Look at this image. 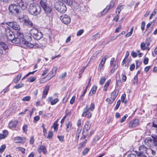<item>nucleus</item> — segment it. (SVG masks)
<instances>
[{"instance_id":"1","label":"nucleus","mask_w":157,"mask_h":157,"mask_svg":"<svg viewBox=\"0 0 157 157\" xmlns=\"http://www.w3.org/2000/svg\"><path fill=\"white\" fill-rule=\"evenodd\" d=\"M41 10V8L38 4L33 3L29 5L28 12L32 15L36 16L40 13Z\"/></svg>"},{"instance_id":"2","label":"nucleus","mask_w":157,"mask_h":157,"mask_svg":"<svg viewBox=\"0 0 157 157\" xmlns=\"http://www.w3.org/2000/svg\"><path fill=\"white\" fill-rule=\"evenodd\" d=\"M54 6L58 12L61 13H64L67 10L66 5L61 2H55L54 3Z\"/></svg>"},{"instance_id":"3","label":"nucleus","mask_w":157,"mask_h":157,"mask_svg":"<svg viewBox=\"0 0 157 157\" xmlns=\"http://www.w3.org/2000/svg\"><path fill=\"white\" fill-rule=\"evenodd\" d=\"M18 19L20 22L23 25L31 27H32L33 26L32 21L27 16L24 15L21 16H19Z\"/></svg>"},{"instance_id":"4","label":"nucleus","mask_w":157,"mask_h":157,"mask_svg":"<svg viewBox=\"0 0 157 157\" xmlns=\"http://www.w3.org/2000/svg\"><path fill=\"white\" fill-rule=\"evenodd\" d=\"M29 33L31 36L37 40H40L42 36V34L41 33L39 32L38 30L35 29H31Z\"/></svg>"},{"instance_id":"5","label":"nucleus","mask_w":157,"mask_h":157,"mask_svg":"<svg viewBox=\"0 0 157 157\" xmlns=\"http://www.w3.org/2000/svg\"><path fill=\"white\" fill-rule=\"evenodd\" d=\"M2 24L4 25H7L12 28L13 29L17 31L20 30L21 27L18 23L15 21L8 22H7L2 23Z\"/></svg>"},{"instance_id":"6","label":"nucleus","mask_w":157,"mask_h":157,"mask_svg":"<svg viewBox=\"0 0 157 157\" xmlns=\"http://www.w3.org/2000/svg\"><path fill=\"white\" fill-rule=\"evenodd\" d=\"M32 38L30 36H25L22 40L24 48H26V47L30 48H33L34 47V45L32 44L29 42H30Z\"/></svg>"},{"instance_id":"7","label":"nucleus","mask_w":157,"mask_h":157,"mask_svg":"<svg viewBox=\"0 0 157 157\" xmlns=\"http://www.w3.org/2000/svg\"><path fill=\"white\" fill-rule=\"evenodd\" d=\"M18 8L19 7L17 5L12 4L10 5L9 9L10 13H16L18 15L21 13Z\"/></svg>"},{"instance_id":"8","label":"nucleus","mask_w":157,"mask_h":157,"mask_svg":"<svg viewBox=\"0 0 157 157\" xmlns=\"http://www.w3.org/2000/svg\"><path fill=\"white\" fill-rule=\"evenodd\" d=\"M147 148L144 145L140 146L139 148V151L137 153L138 156L146 157L145 154H147Z\"/></svg>"},{"instance_id":"9","label":"nucleus","mask_w":157,"mask_h":157,"mask_svg":"<svg viewBox=\"0 0 157 157\" xmlns=\"http://www.w3.org/2000/svg\"><path fill=\"white\" fill-rule=\"evenodd\" d=\"M62 22L65 24H68L71 22L70 17L67 14H63L60 17Z\"/></svg>"},{"instance_id":"10","label":"nucleus","mask_w":157,"mask_h":157,"mask_svg":"<svg viewBox=\"0 0 157 157\" xmlns=\"http://www.w3.org/2000/svg\"><path fill=\"white\" fill-rule=\"evenodd\" d=\"M11 42L14 44H17V45L21 47L24 48V44L23 43L22 41L19 37H16L13 38L12 40H11Z\"/></svg>"},{"instance_id":"11","label":"nucleus","mask_w":157,"mask_h":157,"mask_svg":"<svg viewBox=\"0 0 157 157\" xmlns=\"http://www.w3.org/2000/svg\"><path fill=\"white\" fill-rule=\"evenodd\" d=\"M139 124V120L136 119L129 122L128 123V126L130 128L135 127L138 126Z\"/></svg>"},{"instance_id":"12","label":"nucleus","mask_w":157,"mask_h":157,"mask_svg":"<svg viewBox=\"0 0 157 157\" xmlns=\"http://www.w3.org/2000/svg\"><path fill=\"white\" fill-rule=\"evenodd\" d=\"M115 3L113 2H111L110 4L107 6L106 8L101 12V13L102 15H104L110 9L113 7L114 6Z\"/></svg>"},{"instance_id":"13","label":"nucleus","mask_w":157,"mask_h":157,"mask_svg":"<svg viewBox=\"0 0 157 157\" xmlns=\"http://www.w3.org/2000/svg\"><path fill=\"white\" fill-rule=\"evenodd\" d=\"M15 2L22 10H25L27 8V5L22 0H15Z\"/></svg>"},{"instance_id":"14","label":"nucleus","mask_w":157,"mask_h":157,"mask_svg":"<svg viewBox=\"0 0 157 157\" xmlns=\"http://www.w3.org/2000/svg\"><path fill=\"white\" fill-rule=\"evenodd\" d=\"M91 124L90 121H87L86 122L83 129V134L84 133L87 132L90 129Z\"/></svg>"},{"instance_id":"15","label":"nucleus","mask_w":157,"mask_h":157,"mask_svg":"<svg viewBox=\"0 0 157 157\" xmlns=\"http://www.w3.org/2000/svg\"><path fill=\"white\" fill-rule=\"evenodd\" d=\"M43 8L48 16H50L52 15L51 12L52 11V9L51 7L47 5Z\"/></svg>"},{"instance_id":"16","label":"nucleus","mask_w":157,"mask_h":157,"mask_svg":"<svg viewBox=\"0 0 157 157\" xmlns=\"http://www.w3.org/2000/svg\"><path fill=\"white\" fill-rule=\"evenodd\" d=\"M18 122V121L16 120L10 121L9 123V127L12 129L15 128L16 127Z\"/></svg>"},{"instance_id":"17","label":"nucleus","mask_w":157,"mask_h":157,"mask_svg":"<svg viewBox=\"0 0 157 157\" xmlns=\"http://www.w3.org/2000/svg\"><path fill=\"white\" fill-rule=\"evenodd\" d=\"M38 151L39 153H40L41 152H42L44 154H46L47 151L46 146L44 145H42L40 146L39 148L38 149Z\"/></svg>"},{"instance_id":"18","label":"nucleus","mask_w":157,"mask_h":157,"mask_svg":"<svg viewBox=\"0 0 157 157\" xmlns=\"http://www.w3.org/2000/svg\"><path fill=\"white\" fill-rule=\"evenodd\" d=\"M110 65L112 68H114L115 69H117L118 67V65L117 64L116 62L115 61L114 58H112L111 59L110 62Z\"/></svg>"},{"instance_id":"19","label":"nucleus","mask_w":157,"mask_h":157,"mask_svg":"<svg viewBox=\"0 0 157 157\" xmlns=\"http://www.w3.org/2000/svg\"><path fill=\"white\" fill-rule=\"evenodd\" d=\"M26 139L25 138H22L20 137H17L15 138L14 141L16 143H20L25 142Z\"/></svg>"},{"instance_id":"20","label":"nucleus","mask_w":157,"mask_h":157,"mask_svg":"<svg viewBox=\"0 0 157 157\" xmlns=\"http://www.w3.org/2000/svg\"><path fill=\"white\" fill-rule=\"evenodd\" d=\"M52 97H49L48 99V101L49 102H50L51 104L52 105H54L56 103L59 101L58 98H56L54 100H52Z\"/></svg>"},{"instance_id":"21","label":"nucleus","mask_w":157,"mask_h":157,"mask_svg":"<svg viewBox=\"0 0 157 157\" xmlns=\"http://www.w3.org/2000/svg\"><path fill=\"white\" fill-rule=\"evenodd\" d=\"M49 88V87L48 85H47L45 86L44 89L43 91V94L42 98H46V96L48 94Z\"/></svg>"},{"instance_id":"22","label":"nucleus","mask_w":157,"mask_h":157,"mask_svg":"<svg viewBox=\"0 0 157 157\" xmlns=\"http://www.w3.org/2000/svg\"><path fill=\"white\" fill-rule=\"evenodd\" d=\"M6 37H7V39L11 41L12 40L13 38L14 37V35L13 34L12 32H11V33H10L6 35Z\"/></svg>"},{"instance_id":"23","label":"nucleus","mask_w":157,"mask_h":157,"mask_svg":"<svg viewBox=\"0 0 157 157\" xmlns=\"http://www.w3.org/2000/svg\"><path fill=\"white\" fill-rule=\"evenodd\" d=\"M152 140L150 137L147 138L144 140L145 144L147 146H149L152 143Z\"/></svg>"},{"instance_id":"24","label":"nucleus","mask_w":157,"mask_h":157,"mask_svg":"<svg viewBox=\"0 0 157 157\" xmlns=\"http://www.w3.org/2000/svg\"><path fill=\"white\" fill-rule=\"evenodd\" d=\"M118 92L119 91L118 90H115L111 93V97L115 100L117 95Z\"/></svg>"},{"instance_id":"25","label":"nucleus","mask_w":157,"mask_h":157,"mask_svg":"<svg viewBox=\"0 0 157 157\" xmlns=\"http://www.w3.org/2000/svg\"><path fill=\"white\" fill-rule=\"evenodd\" d=\"M17 35L18 37L20 38L21 40H22L23 39L24 36L23 35V33H22L21 31L20 30L17 31Z\"/></svg>"},{"instance_id":"26","label":"nucleus","mask_w":157,"mask_h":157,"mask_svg":"<svg viewBox=\"0 0 157 157\" xmlns=\"http://www.w3.org/2000/svg\"><path fill=\"white\" fill-rule=\"evenodd\" d=\"M2 27L5 28V35L6 34L11 33V32H12L10 28L8 27V26L5 27L6 25H3L2 24Z\"/></svg>"},{"instance_id":"27","label":"nucleus","mask_w":157,"mask_h":157,"mask_svg":"<svg viewBox=\"0 0 157 157\" xmlns=\"http://www.w3.org/2000/svg\"><path fill=\"white\" fill-rule=\"evenodd\" d=\"M97 89V86H94L91 89V91L89 94V96H90L94 94L96 92Z\"/></svg>"},{"instance_id":"28","label":"nucleus","mask_w":157,"mask_h":157,"mask_svg":"<svg viewBox=\"0 0 157 157\" xmlns=\"http://www.w3.org/2000/svg\"><path fill=\"white\" fill-rule=\"evenodd\" d=\"M72 125V123L70 121H69L68 123L66 124L67 132H68L69 131L71 128Z\"/></svg>"},{"instance_id":"29","label":"nucleus","mask_w":157,"mask_h":157,"mask_svg":"<svg viewBox=\"0 0 157 157\" xmlns=\"http://www.w3.org/2000/svg\"><path fill=\"white\" fill-rule=\"evenodd\" d=\"M111 82L110 79H109L108 81L107 82L104 86L103 90L104 91H106L107 90L108 87L109 86V85Z\"/></svg>"},{"instance_id":"30","label":"nucleus","mask_w":157,"mask_h":157,"mask_svg":"<svg viewBox=\"0 0 157 157\" xmlns=\"http://www.w3.org/2000/svg\"><path fill=\"white\" fill-rule=\"evenodd\" d=\"M21 76V74H18L17 75V76L14 79L13 82L15 83H17L20 79Z\"/></svg>"},{"instance_id":"31","label":"nucleus","mask_w":157,"mask_h":157,"mask_svg":"<svg viewBox=\"0 0 157 157\" xmlns=\"http://www.w3.org/2000/svg\"><path fill=\"white\" fill-rule=\"evenodd\" d=\"M88 105H86V108L84 109V111L82 113V116L83 117H86L87 115V113H86L89 111V109H88Z\"/></svg>"},{"instance_id":"32","label":"nucleus","mask_w":157,"mask_h":157,"mask_svg":"<svg viewBox=\"0 0 157 157\" xmlns=\"http://www.w3.org/2000/svg\"><path fill=\"white\" fill-rule=\"evenodd\" d=\"M87 140H85L84 141H82V143H80L79 144V147H78V148L79 149H80L84 147L85 145L87 142Z\"/></svg>"},{"instance_id":"33","label":"nucleus","mask_w":157,"mask_h":157,"mask_svg":"<svg viewBox=\"0 0 157 157\" xmlns=\"http://www.w3.org/2000/svg\"><path fill=\"white\" fill-rule=\"evenodd\" d=\"M47 0H40V4L43 8L47 6Z\"/></svg>"},{"instance_id":"34","label":"nucleus","mask_w":157,"mask_h":157,"mask_svg":"<svg viewBox=\"0 0 157 157\" xmlns=\"http://www.w3.org/2000/svg\"><path fill=\"white\" fill-rule=\"evenodd\" d=\"M107 59V58L106 56H104L101 60V62L99 65L103 67L104 64L105 63V61Z\"/></svg>"},{"instance_id":"35","label":"nucleus","mask_w":157,"mask_h":157,"mask_svg":"<svg viewBox=\"0 0 157 157\" xmlns=\"http://www.w3.org/2000/svg\"><path fill=\"white\" fill-rule=\"evenodd\" d=\"M86 67H82V68H81V70H80L79 72V78H80L81 77H82V74L84 72Z\"/></svg>"},{"instance_id":"36","label":"nucleus","mask_w":157,"mask_h":157,"mask_svg":"<svg viewBox=\"0 0 157 157\" xmlns=\"http://www.w3.org/2000/svg\"><path fill=\"white\" fill-rule=\"evenodd\" d=\"M1 47L5 50H6L8 49L7 45L3 42L1 43L0 44Z\"/></svg>"},{"instance_id":"37","label":"nucleus","mask_w":157,"mask_h":157,"mask_svg":"<svg viewBox=\"0 0 157 157\" xmlns=\"http://www.w3.org/2000/svg\"><path fill=\"white\" fill-rule=\"evenodd\" d=\"M16 149L17 151H21L23 154L25 153V149L24 148L21 147H16Z\"/></svg>"},{"instance_id":"38","label":"nucleus","mask_w":157,"mask_h":157,"mask_svg":"<svg viewBox=\"0 0 157 157\" xmlns=\"http://www.w3.org/2000/svg\"><path fill=\"white\" fill-rule=\"evenodd\" d=\"M106 78L105 76H102L100 79L99 81V83L100 85H102L105 82Z\"/></svg>"},{"instance_id":"39","label":"nucleus","mask_w":157,"mask_h":157,"mask_svg":"<svg viewBox=\"0 0 157 157\" xmlns=\"http://www.w3.org/2000/svg\"><path fill=\"white\" fill-rule=\"evenodd\" d=\"M115 100L113 99L111 97L109 98H107L106 99V101H107L109 103L111 104Z\"/></svg>"},{"instance_id":"40","label":"nucleus","mask_w":157,"mask_h":157,"mask_svg":"<svg viewBox=\"0 0 157 157\" xmlns=\"http://www.w3.org/2000/svg\"><path fill=\"white\" fill-rule=\"evenodd\" d=\"M64 2L67 3V4L69 6H71L73 3L72 0H64Z\"/></svg>"},{"instance_id":"41","label":"nucleus","mask_w":157,"mask_h":157,"mask_svg":"<svg viewBox=\"0 0 157 157\" xmlns=\"http://www.w3.org/2000/svg\"><path fill=\"white\" fill-rule=\"evenodd\" d=\"M100 37V34L97 33L96 34L93 35L92 37V39L93 40H95L96 39L99 38Z\"/></svg>"},{"instance_id":"42","label":"nucleus","mask_w":157,"mask_h":157,"mask_svg":"<svg viewBox=\"0 0 157 157\" xmlns=\"http://www.w3.org/2000/svg\"><path fill=\"white\" fill-rule=\"evenodd\" d=\"M36 77H31L28 79V81L29 82H33L36 79Z\"/></svg>"},{"instance_id":"43","label":"nucleus","mask_w":157,"mask_h":157,"mask_svg":"<svg viewBox=\"0 0 157 157\" xmlns=\"http://www.w3.org/2000/svg\"><path fill=\"white\" fill-rule=\"evenodd\" d=\"M24 86V84L22 83H19L17 85H16L14 87L17 89H18L20 88H21L23 87Z\"/></svg>"},{"instance_id":"44","label":"nucleus","mask_w":157,"mask_h":157,"mask_svg":"<svg viewBox=\"0 0 157 157\" xmlns=\"http://www.w3.org/2000/svg\"><path fill=\"white\" fill-rule=\"evenodd\" d=\"M6 146L5 144H3L1 146L0 148V153H2L5 150L6 148Z\"/></svg>"},{"instance_id":"45","label":"nucleus","mask_w":157,"mask_h":157,"mask_svg":"<svg viewBox=\"0 0 157 157\" xmlns=\"http://www.w3.org/2000/svg\"><path fill=\"white\" fill-rule=\"evenodd\" d=\"M95 108V105L94 103H91L90 105V106L89 109V110H90L91 111H93Z\"/></svg>"},{"instance_id":"46","label":"nucleus","mask_w":157,"mask_h":157,"mask_svg":"<svg viewBox=\"0 0 157 157\" xmlns=\"http://www.w3.org/2000/svg\"><path fill=\"white\" fill-rule=\"evenodd\" d=\"M31 97L30 96H27L24 97L22 99V101H29L30 100Z\"/></svg>"},{"instance_id":"47","label":"nucleus","mask_w":157,"mask_h":157,"mask_svg":"<svg viewBox=\"0 0 157 157\" xmlns=\"http://www.w3.org/2000/svg\"><path fill=\"white\" fill-rule=\"evenodd\" d=\"M56 74H54V71H51L48 75L47 76L50 77L51 78L53 77Z\"/></svg>"},{"instance_id":"48","label":"nucleus","mask_w":157,"mask_h":157,"mask_svg":"<svg viewBox=\"0 0 157 157\" xmlns=\"http://www.w3.org/2000/svg\"><path fill=\"white\" fill-rule=\"evenodd\" d=\"M122 6L123 5H121L119 6L118 7H117L116 9V13H117V12H118V14H119L120 12L121 11L122 8Z\"/></svg>"},{"instance_id":"49","label":"nucleus","mask_w":157,"mask_h":157,"mask_svg":"<svg viewBox=\"0 0 157 157\" xmlns=\"http://www.w3.org/2000/svg\"><path fill=\"white\" fill-rule=\"evenodd\" d=\"M126 95L125 94H123L121 97V101L122 102H124L125 103H126V101H124Z\"/></svg>"},{"instance_id":"50","label":"nucleus","mask_w":157,"mask_h":157,"mask_svg":"<svg viewBox=\"0 0 157 157\" xmlns=\"http://www.w3.org/2000/svg\"><path fill=\"white\" fill-rule=\"evenodd\" d=\"M152 137L153 139V142L154 145L157 146V136L155 137L152 136Z\"/></svg>"},{"instance_id":"51","label":"nucleus","mask_w":157,"mask_h":157,"mask_svg":"<svg viewBox=\"0 0 157 157\" xmlns=\"http://www.w3.org/2000/svg\"><path fill=\"white\" fill-rule=\"evenodd\" d=\"M52 136L53 132L52 131H50L48 132V135L46 137L48 139H50L52 138Z\"/></svg>"},{"instance_id":"52","label":"nucleus","mask_w":157,"mask_h":157,"mask_svg":"<svg viewBox=\"0 0 157 157\" xmlns=\"http://www.w3.org/2000/svg\"><path fill=\"white\" fill-rule=\"evenodd\" d=\"M100 139V137L98 136H95L93 140V142L95 143Z\"/></svg>"},{"instance_id":"53","label":"nucleus","mask_w":157,"mask_h":157,"mask_svg":"<svg viewBox=\"0 0 157 157\" xmlns=\"http://www.w3.org/2000/svg\"><path fill=\"white\" fill-rule=\"evenodd\" d=\"M146 44L144 42H142L140 44V47L143 50H144L146 48Z\"/></svg>"},{"instance_id":"54","label":"nucleus","mask_w":157,"mask_h":157,"mask_svg":"<svg viewBox=\"0 0 157 157\" xmlns=\"http://www.w3.org/2000/svg\"><path fill=\"white\" fill-rule=\"evenodd\" d=\"M53 125L54 130L56 131H57L58 130L57 121H56L55 122V123L53 124Z\"/></svg>"},{"instance_id":"55","label":"nucleus","mask_w":157,"mask_h":157,"mask_svg":"<svg viewBox=\"0 0 157 157\" xmlns=\"http://www.w3.org/2000/svg\"><path fill=\"white\" fill-rule=\"evenodd\" d=\"M128 116L127 114H125L124 116L122 118V119L120 120V122L121 123H122L124 122L126 118L128 117Z\"/></svg>"},{"instance_id":"56","label":"nucleus","mask_w":157,"mask_h":157,"mask_svg":"<svg viewBox=\"0 0 157 157\" xmlns=\"http://www.w3.org/2000/svg\"><path fill=\"white\" fill-rule=\"evenodd\" d=\"M89 151V149L88 148H86L82 152V154L83 155H85Z\"/></svg>"},{"instance_id":"57","label":"nucleus","mask_w":157,"mask_h":157,"mask_svg":"<svg viewBox=\"0 0 157 157\" xmlns=\"http://www.w3.org/2000/svg\"><path fill=\"white\" fill-rule=\"evenodd\" d=\"M84 30L83 29H81V30H79L77 33V36H79L81 35L82 34L83 32H84Z\"/></svg>"},{"instance_id":"58","label":"nucleus","mask_w":157,"mask_h":157,"mask_svg":"<svg viewBox=\"0 0 157 157\" xmlns=\"http://www.w3.org/2000/svg\"><path fill=\"white\" fill-rule=\"evenodd\" d=\"M49 69H45L44 70L43 73L42 74V75L43 76H44L46 75L49 72Z\"/></svg>"},{"instance_id":"59","label":"nucleus","mask_w":157,"mask_h":157,"mask_svg":"<svg viewBox=\"0 0 157 157\" xmlns=\"http://www.w3.org/2000/svg\"><path fill=\"white\" fill-rule=\"evenodd\" d=\"M121 104V101L119 100H118L117 102V105L115 108V109L116 110L119 107Z\"/></svg>"},{"instance_id":"60","label":"nucleus","mask_w":157,"mask_h":157,"mask_svg":"<svg viewBox=\"0 0 157 157\" xmlns=\"http://www.w3.org/2000/svg\"><path fill=\"white\" fill-rule=\"evenodd\" d=\"M22 130L24 132H26L27 130V125L25 124L24 125L22 128Z\"/></svg>"},{"instance_id":"61","label":"nucleus","mask_w":157,"mask_h":157,"mask_svg":"<svg viewBox=\"0 0 157 157\" xmlns=\"http://www.w3.org/2000/svg\"><path fill=\"white\" fill-rule=\"evenodd\" d=\"M152 56L155 57L157 55V46L155 48L154 51L152 52Z\"/></svg>"},{"instance_id":"62","label":"nucleus","mask_w":157,"mask_h":157,"mask_svg":"<svg viewBox=\"0 0 157 157\" xmlns=\"http://www.w3.org/2000/svg\"><path fill=\"white\" fill-rule=\"evenodd\" d=\"M121 77H122V81L123 82H125L126 80V79H127L126 76L125 75L122 74Z\"/></svg>"},{"instance_id":"63","label":"nucleus","mask_w":157,"mask_h":157,"mask_svg":"<svg viewBox=\"0 0 157 157\" xmlns=\"http://www.w3.org/2000/svg\"><path fill=\"white\" fill-rule=\"evenodd\" d=\"M75 96H73L70 101V103L71 104H73L75 102Z\"/></svg>"},{"instance_id":"64","label":"nucleus","mask_w":157,"mask_h":157,"mask_svg":"<svg viewBox=\"0 0 157 157\" xmlns=\"http://www.w3.org/2000/svg\"><path fill=\"white\" fill-rule=\"evenodd\" d=\"M65 115L67 117L68 116H70L71 114V112L70 111H69L68 109H67L65 112Z\"/></svg>"}]
</instances>
